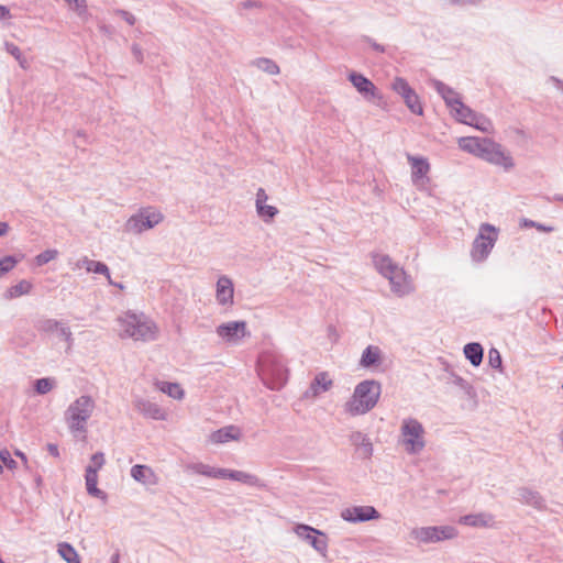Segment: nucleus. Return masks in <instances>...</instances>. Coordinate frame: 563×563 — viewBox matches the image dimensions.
I'll return each mask as SVG.
<instances>
[{
    "mask_svg": "<svg viewBox=\"0 0 563 563\" xmlns=\"http://www.w3.org/2000/svg\"><path fill=\"white\" fill-rule=\"evenodd\" d=\"M131 477L144 486L145 488H152L159 484L158 474L148 465L135 464L130 470Z\"/></svg>",
    "mask_w": 563,
    "mask_h": 563,
    "instance_id": "nucleus-21",
    "label": "nucleus"
},
{
    "mask_svg": "<svg viewBox=\"0 0 563 563\" xmlns=\"http://www.w3.org/2000/svg\"><path fill=\"white\" fill-rule=\"evenodd\" d=\"M407 159L411 167V181L418 190H427L430 183L428 176L430 172V164L427 158L415 155H407Z\"/></svg>",
    "mask_w": 563,
    "mask_h": 563,
    "instance_id": "nucleus-15",
    "label": "nucleus"
},
{
    "mask_svg": "<svg viewBox=\"0 0 563 563\" xmlns=\"http://www.w3.org/2000/svg\"><path fill=\"white\" fill-rule=\"evenodd\" d=\"M10 16L11 15L9 9L0 4V20H5L9 19Z\"/></svg>",
    "mask_w": 563,
    "mask_h": 563,
    "instance_id": "nucleus-54",
    "label": "nucleus"
},
{
    "mask_svg": "<svg viewBox=\"0 0 563 563\" xmlns=\"http://www.w3.org/2000/svg\"><path fill=\"white\" fill-rule=\"evenodd\" d=\"M459 522L473 528H494L495 517L489 512H478L462 516Z\"/></svg>",
    "mask_w": 563,
    "mask_h": 563,
    "instance_id": "nucleus-24",
    "label": "nucleus"
},
{
    "mask_svg": "<svg viewBox=\"0 0 563 563\" xmlns=\"http://www.w3.org/2000/svg\"><path fill=\"white\" fill-rule=\"evenodd\" d=\"M33 289L32 282L27 279H21L15 285H12L3 292L5 300H13L22 296L30 295Z\"/></svg>",
    "mask_w": 563,
    "mask_h": 563,
    "instance_id": "nucleus-31",
    "label": "nucleus"
},
{
    "mask_svg": "<svg viewBox=\"0 0 563 563\" xmlns=\"http://www.w3.org/2000/svg\"><path fill=\"white\" fill-rule=\"evenodd\" d=\"M364 42L371 47L373 48L374 51L378 52V53H384L385 52V47L378 43H376L374 40L369 38V37H365L364 38Z\"/></svg>",
    "mask_w": 563,
    "mask_h": 563,
    "instance_id": "nucleus-51",
    "label": "nucleus"
},
{
    "mask_svg": "<svg viewBox=\"0 0 563 563\" xmlns=\"http://www.w3.org/2000/svg\"><path fill=\"white\" fill-rule=\"evenodd\" d=\"M397 445L408 456L421 455L428 445V432L418 418L404 417L399 422Z\"/></svg>",
    "mask_w": 563,
    "mask_h": 563,
    "instance_id": "nucleus-2",
    "label": "nucleus"
},
{
    "mask_svg": "<svg viewBox=\"0 0 563 563\" xmlns=\"http://www.w3.org/2000/svg\"><path fill=\"white\" fill-rule=\"evenodd\" d=\"M234 283L228 275H220L214 286V298L218 306L224 309H231L234 301Z\"/></svg>",
    "mask_w": 563,
    "mask_h": 563,
    "instance_id": "nucleus-17",
    "label": "nucleus"
},
{
    "mask_svg": "<svg viewBox=\"0 0 563 563\" xmlns=\"http://www.w3.org/2000/svg\"><path fill=\"white\" fill-rule=\"evenodd\" d=\"M96 410V400L88 395H81L67 407L65 421L74 437L87 433V424Z\"/></svg>",
    "mask_w": 563,
    "mask_h": 563,
    "instance_id": "nucleus-5",
    "label": "nucleus"
},
{
    "mask_svg": "<svg viewBox=\"0 0 563 563\" xmlns=\"http://www.w3.org/2000/svg\"><path fill=\"white\" fill-rule=\"evenodd\" d=\"M214 334L222 345L239 346L251 336L245 320H229L219 323L214 328Z\"/></svg>",
    "mask_w": 563,
    "mask_h": 563,
    "instance_id": "nucleus-8",
    "label": "nucleus"
},
{
    "mask_svg": "<svg viewBox=\"0 0 563 563\" xmlns=\"http://www.w3.org/2000/svg\"><path fill=\"white\" fill-rule=\"evenodd\" d=\"M9 231V224L7 222H0V236H3Z\"/></svg>",
    "mask_w": 563,
    "mask_h": 563,
    "instance_id": "nucleus-55",
    "label": "nucleus"
},
{
    "mask_svg": "<svg viewBox=\"0 0 563 563\" xmlns=\"http://www.w3.org/2000/svg\"><path fill=\"white\" fill-rule=\"evenodd\" d=\"M15 455L21 459V461L23 462L24 466L27 467V457L26 455L21 452V451H15Z\"/></svg>",
    "mask_w": 563,
    "mask_h": 563,
    "instance_id": "nucleus-56",
    "label": "nucleus"
},
{
    "mask_svg": "<svg viewBox=\"0 0 563 563\" xmlns=\"http://www.w3.org/2000/svg\"><path fill=\"white\" fill-rule=\"evenodd\" d=\"M154 387L161 393L167 395L172 399L183 400L185 398V389L181 387L179 383L166 382V380H156L154 383Z\"/></svg>",
    "mask_w": 563,
    "mask_h": 563,
    "instance_id": "nucleus-30",
    "label": "nucleus"
},
{
    "mask_svg": "<svg viewBox=\"0 0 563 563\" xmlns=\"http://www.w3.org/2000/svg\"><path fill=\"white\" fill-rule=\"evenodd\" d=\"M488 364L496 369L501 371L503 368V361L501 356L498 350L490 349L488 352Z\"/></svg>",
    "mask_w": 563,
    "mask_h": 563,
    "instance_id": "nucleus-46",
    "label": "nucleus"
},
{
    "mask_svg": "<svg viewBox=\"0 0 563 563\" xmlns=\"http://www.w3.org/2000/svg\"><path fill=\"white\" fill-rule=\"evenodd\" d=\"M244 5L247 8H251V5H253V4L251 2H245Z\"/></svg>",
    "mask_w": 563,
    "mask_h": 563,
    "instance_id": "nucleus-64",
    "label": "nucleus"
},
{
    "mask_svg": "<svg viewBox=\"0 0 563 563\" xmlns=\"http://www.w3.org/2000/svg\"><path fill=\"white\" fill-rule=\"evenodd\" d=\"M132 54H133V56H134V58H135V59H137L139 62H141V60H142V58H143V53H142V49H141V47H140L139 45L134 44V45L132 46Z\"/></svg>",
    "mask_w": 563,
    "mask_h": 563,
    "instance_id": "nucleus-52",
    "label": "nucleus"
},
{
    "mask_svg": "<svg viewBox=\"0 0 563 563\" xmlns=\"http://www.w3.org/2000/svg\"><path fill=\"white\" fill-rule=\"evenodd\" d=\"M551 79H552V80H553V82L555 84L556 88L563 91V81H562V80L556 79L555 77H552Z\"/></svg>",
    "mask_w": 563,
    "mask_h": 563,
    "instance_id": "nucleus-58",
    "label": "nucleus"
},
{
    "mask_svg": "<svg viewBox=\"0 0 563 563\" xmlns=\"http://www.w3.org/2000/svg\"><path fill=\"white\" fill-rule=\"evenodd\" d=\"M5 49L11 54L18 62L19 66L23 69L30 67L27 59L22 55L20 48L12 43H5Z\"/></svg>",
    "mask_w": 563,
    "mask_h": 563,
    "instance_id": "nucleus-43",
    "label": "nucleus"
},
{
    "mask_svg": "<svg viewBox=\"0 0 563 563\" xmlns=\"http://www.w3.org/2000/svg\"><path fill=\"white\" fill-rule=\"evenodd\" d=\"M42 330L52 334H55L59 339L69 342L71 340V331L65 324L54 319H47L42 322Z\"/></svg>",
    "mask_w": 563,
    "mask_h": 563,
    "instance_id": "nucleus-29",
    "label": "nucleus"
},
{
    "mask_svg": "<svg viewBox=\"0 0 563 563\" xmlns=\"http://www.w3.org/2000/svg\"><path fill=\"white\" fill-rule=\"evenodd\" d=\"M463 353L473 366L481 365L484 350L479 343H467L463 349Z\"/></svg>",
    "mask_w": 563,
    "mask_h": 563,
    "instance_id": "nucleus-35",
    "label": "nucleus"
},
{
    "mask_svg": "<svg viewBox=\"0 0 563 563\" xmlns=\"http://www.w3.org/2000/svg\"><path fill=\"white\" fill-rule=\"evenodd\" d=\"M18 263H19V260H16L13 256H5V257L1 258L0 260V277L3 276L4 274L9 273L10 271H12Z\"/></svg>",
    "mask_w": 563,
    "mask_h": 563,
    "instance_id": "nucleus-45",
    "label": "nucleus"
},
{
    "mask_svg": "<svg viewBox=\"0 0 563 563\" xmlns=\"http://www.w3.org/2000/svg\"><path fill=\"white\" fill-rule=\"evenodd\" d=\"M536 229L541 232H551L553 229L551 227H545L543 224L537 223Z\"/></svg>",
    "mask_w": 563,
    "mask_h": 563,
    "instance_id": "nucleus-57",
    "label": "nucleus"
},
{
    "mask_svg": "<svg viewBox=\"0 0 563 563\" xmlns=\"http://www.w3.org/2000/svg\"><path fill=\"white\" fill-rule=\"evenodd\" d=\"M223 479H230L251 487L262 486L261 479L256 475L244 471L224 468Z\"/></svg>",
    "mask_w": 563,
    "mask_h": 563,
    "instance_id": "nucleus-28",
    "label": "nucleus"
},
{
    "mask_svg": "<svg viewBox=\"0 0 563 563\" xmlns=\"http://www.w3.org/2000/svg\"><path fill=\"white\" fill-rule=\"evenodd\" d=\"M111 285L117 287L120 290H124L125 289V286L123 284H121V283H115V282L112 280Z\"/></svg>",
    "mask_w": 563,
    "mask_h": 563,
    "instance_id": "nucleus-60",
    "label": "nucleus"
},
{
    "mask_svg": "<svg viewBox=\"0 0 563 563\" xmlns=\"http://www.w3.org/2000/svg\"><path fill=\"white\" fill-rule=\"evenodd\" d=\"M252 66L257 70H279L274 60L264 57L253 60Z\"/></svg>",
    "mask_w": 563,
    "mask_h": 563,
    "instance_id": "nucleus-44",
    "label": "nucleus"
},
{
    "mask_svg": "<svg viewBox=\"0 0 563 563\" xmlns=\"http://www.w3.org/2000/svg\"><path fill=\"white\" fill-rule=\"evenodd\" d=\"M349 80L365 100L378 104L382 99L380 92L369 79L361 73H350Z\"/></svg>",
    "mask_w": 563,
    "mask_h": 563,
    "instance_id": "nucleus-18",
    "label": "nucleus"
},
{
    "mask_svg": "<svg viewBox=\"0 0 563 563\" xmlns=\"http://www.w3.org/2000/svg\"><path fill=\"white\" fill-rule=\"evenodd\" d=\"M65 1L69 4L70 9L74 10L82 21L88 20L89 13H88L85 0H65Z\"/></svg>",
    "mask_w": 563,
    "mask_h": 563,
    "instance_id": "nucleus-41",
    "label": "nucleus"
},
{
    "mask_svg": "<svg viewBox=\"0 0 563 563\" xmlns=\"http://www.w3.org/2000/svg\"><path fill=\"white\" fill-rule=\"evenodd\" d=\"M536 224L537 223L534 221H531V220H523L522 221V225H525V227H533V228H536Z\"/></svg>",
    "mask_w": 563,
    "mask_h": 563,
    "instance_id": "nucleus-59",
    "label": "nucleus"
},
{
    "mask_svg": "<svg viewBox=\"0 0 563 563\" xmlns=\"http://www.w3.org/2000/svg\"><path fill=\"white\" fill-rule=\"evenodd\" d=\"M115 331L120 339L135 342H151L159 336L157 323L146 313L136 310H125L118 314Z\"/></svg>",
    "mask_w": 563,
    "mask_h": 563,
    "instance_id": "nucleus-1",
    "label": "nucleus"
},
{
    "mask_svg": "<svg viewBox=\"0 0 563 563\" xmlns=\"http://www.w3.org/2000/svg\"><path fill=\"white\" fill-rule=\"evenodd\" d=\"M58 256V251L54 249L45 250L44 252L40 253L34 257V263L36 266H43L54 260H56Z\"/></svg>",
    "mask_w": 563,
    "mask_h": 563,
    "instance_id": "nucleus-42",
    "label": "nucleus"
},
{
    "mask_svg": "<svg viewBox=\"0 0 563 563\" xmlns=\"http://www.w3.org/2000/svg\"><path fill=\"white\" fill-rule=\"evenodd\" d=\"M459 531L453 526H426L416 527L409 532V537L417 543H438L455 539Z\"/></svg>",
    "mask_w": 563,
    "mask_h": 563,
    "instance_id": "nucleus-9",
    "label": "nucleus"
},
{
    "mask_svg": "<svg viewBox=\"0 0 563 563\" xmlns=\"http://www.w3.org/2000/svg\"><path fill=\"white\" fill-rule=\"evenodd\" d=\"M56 386V380L54 378L45 377L35 380L34 388L35 391L40 395H45L53 390Z\"/></svg>",
    "mask_w": 563,
    "mask_h": 563,
    "instance_id": "nucleus-39",
    "label": "nucleus"
},
{
    "mask_svg": "<svg viewBox=\"0 0 563 563\" xmlns=\"http://www.w3.org/2000/svg\"><path fill=\"white\" fill-rule=\"evenodd\" d=\"M0 461L11 471H14L18 466L16 462L12 459L11 453L5 449L0 451Z\"/></svg>",
    "mask_w": 563,
    "mask_h": 563,
    "instance_id": "nucleus-47",
    "label": "nucleus"
},
{
    "mask_svg": "<svg viewBox=\"0 0 563 563\" xmlns=\"http://www.w3.org/2000/svg\"><path fill=\"white\" fill-rule=\"evenodd\" d=\"M383 351L377 345H368L362 353L360 366L363 368H377L383 363Z\"/></svg>",
    "mask_w": 563,
    "mask_h": 563,
    "instance_id": "nucleus-27",
    "label": "nucleus"
},
{
    "mask_svg": "<svg viewBox=\"0 0 563 563\" xmlns=\"http://www.w3.org/2000/svg\"><path fill=\"white\" fill-rule=\"evenodd\" d=\"M434 88L439 92V95L443 98L445 101L448 108L451 110L453 107H455L459 102H461L460 95L453 90L448 85L441 82V81H434Z\"/></svg>",
    "mask_w": 563,
    "mask_h": 563,
    "instance_id": "nucleus-33",
    "label": "nucleus"
},
{
    "mask_svg": "<svg viewBox=\"0 0 563 563\" xmlns=\"http://www.w3.org/2000/svg\"><path fill=\"white\" fill-rule=\"evenodd\" d=\"M47 451L55 457H58L59 456V450H58V446L54 443H48L47 444Z\"/></svg>",
    "mask_w": 563,
    "mask_h": 563,
    "instance_id": "nucleus-53",
    "label": "nucleus"
},
{
    "mask_svg": "<svg viewBox=\"0 0 563 563\" xmlns=\"http://www.w3.org/2000/svg\"><path fill=\"white\" fill-rule=\"evenodd\" d=\"M349 440L362 457L368 459L373 454V443L369 437L362 431H353Z\"/></svg>",
    "mask_w": 563,
    "mask_h": 563,
    "instance_id": "nucleus-25",
    "label": "nucleus"
},
{
    "mask_svg": "<svg viewBox=\"0 0 563 563\" xmlns=\"http://www.w3.org/2000/svg\"><path fill=\"white\" fill-rule=\"evenodd\" d=\"M3 467H4V465L0 462V474L3 473Z\"/></svg>",
    "mask_w": 563,
    "mask_h": 563,
    "instance_id": "nucleus-62",
    "label": "nucleus"
},
{
    "mask_svg": "<svg viewBox=\"0 0 563 563\" xmlns=\"http://www.w3.org/2000/svg\"><path fill=\"white\" fill-rule=\"evenodd\" d=\"M243 433L238 426H225L208 435V441L212 444H225L229 442H239L242 440Z\"/></svg>",
    "mask_w": 563,
    "mask_h": 563,
    "instance_id": "nucleus-22",
    "label": "nucleus"
},
{
    "mask_svg": "<svg viewBox=\"0 0 563 563\" xmlns=\"http://www.w3.org/2000/svg\"><path fill=\"white\" fill-rule=\"evenodd\" d=\"M373 264L380 275L389 280L391 291L398 297L410 295L415 290L411 278L386 254H374Z\"/></svg>",
    "mask_w": 563,
    "mask_h": 563,
    "instance_id": "nucleus-4",
    "label": "nucleus"
},
{
    "mask_svg": "<svg viewBox=\"0 0 563 563\" xmlns=\"http://www.w3.org/2000/svg\"><path fill=\"white\" fill-rule=\"evenodd\" d=\"M98 474H93L92 471L85 472V484L87 493L95 498L106 500L107 494L100 488H98Z\"/></svg>",
    "mask_w": 563,
    "mask_h": 563,
    "instance_id": "nucleus-34",
    "label": "nucleus"
},
{
    "mask_svg": "<svg viewBox=\"0 0 563 563\" xmlns=\"http://www.w3.org/2000/svg\"><path fill=\"white\" fill-rule=\"evenodd\" d=\"M517 500L537 509H541L543 507V498L540 496V494L529 488L518 489Z\"/></svg>",
    "mask_w": 563,
    "mask_h": 563,
    "instance_id": "nucleus-32",
    "label": "nucleus"
},
{
    "mask_svg": "<svg viewBox=\"0 0 563 563\" xmlns=\"http://www.w3.org/2000/svg\"><path fill=\"white\" fill-rule=\"evenodd\" d=\"M87 273H92V274H97V275H102L107 278L108 283L109 284H112V278H111V274H110V269L109 267L100 262V261H95L92 260L88 269H87Z\"/></svg>",
    "mask_w": 563,
    "mask_h": 563,
    "instance_id": "nucleus-38",
    "label": "nucleus"
},
{
    "mask_svg": "<svg viewBox=\"0 0 563 563\" xmlns=\"http://www.w3.org/2000/svg\"><path fill=\"white\" fill-rule=\"evenodd\" d=\"M497 229L488 223L479 227V232L473 242L471 256L473 261L481 263L487 258L497 241Z\"/></svg>",
    "mask_w": 563,
    "mask_h": 563,
    "instance_id": "nucleus-10",
    "label": "nucleus"
},
{
    "mask_svg": "<svg viewBox=\"0 0 563 563\" xmlns=\"http://www.w3.org/2000/svg\"><path fill=\"white\" fill-rule=\"evenodd\" d=\"M382 393L380 384L374 379L360 382L352 395L344 401L342 409L347 417L364 416L378 402Z\"/></svg>",
    "mask_w": 563,
    "mask_h": 563,
    "instance_id": "nucleus-3",
    "label": "nucleus"
},
{
    "mask_svg": "<svg viewBox=\"0 0 563 563\" xmlns=\"http://www.w3.org/2000/svg\"><path fill=\"white\" fill-rule=\"evenodd\" d=\"M484 161L503 168L504 172H511L516 167V161L511 153L493 140L486 151Z\"/></svg>",
    "mask_w": 563,
    "mask_h": 563,
    "instance_id": "nucleus-13",
    "label": "nucleus"
},
{
    "mask_svg": "<svg viewBox=\"0 0 563 563\" xmlns=\"http://www.w3.org/2000/svg\"><path fill=\"white\" fill-rule=\"evenodd\" d=\"M111 563H120V561H119V555H118V554H115V555H113V556L111 558Z\"/></svg>",
    "mask_w": 563,
    "mask_h": 563,
    "instance_id": "nucleus-61",
    "label": "nucleus"
},
{
    "mask_svg": "<svg viewBox=\"0 0 563 563\" xmlns=\"http://www.w3.org/2000/svg\"><path fill=\"white\" fill-rule=\"evenodd\" d=\"M133 406L137 412L146 418L158 421H165L168 418V412L164 408L146 397H134Z\"/></svg>",
    "mask_w": 563,
    "mask_h": 563,
    "instance_id": "nucleus-19",
    "label": "nucleus"
},
{
    "mask_svg": "<svg viewBox=\"0 0 563 563\" xmlns=\"http://www.w3.org/2000/svg\"><path fill=\"white\" fill-rule=\"evenodd\" d=\"M294 533L300 540L307 542L312 549L322 556L328 553V538L321 530L314 529L311 526L297 523L292 528Z\"/></svg>",
    "mask_w": 563,
    "mask_h": 563,
    "instance_id": "nucleus-11",
    "label": "nucleus"
},
{
    "mask_svg": "<svg viewBox=\"0 0 563 563\" xmlns=\"http://www.w3.org/2000/svg\"><path fill=\"white\" fill-rule=\"evenodd\" d=\"M450 113L456 121L474 126L482 132H489L492 130V123L487 118L475 113L462 101L453 107L450 110Z\"/></svg>",
    "mask_w": 563,
    "mask_h": 563,
    "instance_id": "nucleus-12",
    "label": "nucleus"
},
{
    "mask_svg": "<svg viewBox=\"0 0 563 563\" xmlns=\"http://www.w3.org/2000/svg\"><path fill=\"white\" fill-rule=\"evenodd\" d=\"M258 372L264 384L273 390L283 388L288 380L287 363L279 354L263 355Z\"/></svg>",
    "mask_w": 563,
    "mask_h": 563,
    "instance_id": "nucleus-6",
    "label": "nucleus"
},
{
    "mask_svg": "<svg viewBox=\"0 0 563 563\" xmlns=\"http://www.w3.org/2000/svg\"><path fill=\"white\" fill-rule=\"evenodd\" d=\"M91 261L88 256H82L75 263V268H84L87 272Z\"/></svg>",
    "mask_w": 563,
    "mask_h": 563,
    "instance_id": "nucleus-50",
    "label": "nucleus"
},
{
    "mask_svg": "<svg viewBox=\"0 0 563 563\" xmlns=\"http://www.w3.org/2000/svg\"><path fill=\"white\" fill-rule=\"evenodd\" d=\"M163 212L156 207H143L133 213L124 224V231L133 235H140L154 229L164 221Z\"/></svg>",
    "mask_w": 563,
    "mask_h": 563,
    "instance_id": "nucleus-7",
    "label": "nucleus"
},
{
    "mask_svg": "<svg viewBox=\"0 0 563 563\" xmlns=\"http://www.w3.org/2000/svg\"><path fill=\"white\" fill-rule=\"evenodd\" d=\"M57 553L67 563H81L75 548L67 542H60L57 544Z\"/></svg>",
    "mask_w": 563,
    "mask_h": 563,
    "instance_id": "nucleus-36",
    "label": "nucleus"
},
{
    "mask_svg": "<svg viewBox=\"0 0 563 563\" xmlns=\"http://www.w3.org/2000/svg\"><path fill=\"white\" fill-rule=\"evenodd\" d=\"M379 517V512L373 506H353L341 511V518L352 523L375 520Z\"/></svg>",
    "mask_w": 563,
    "mask_h": 563,
    "instance_id": "nucleus-20",
    "label": "nucleus"
},
{
    "mask_svg": "<svg viewBox=\"0 0 563 563\" xmlns=\"http://www.w3.org/2000/svg\"><path fill=\"white\" fill-rule=\"evenodd\" d=\"M106 464V457L102 452H97L91 455L90 463L86 466L85 472L92 471L93 474H98V472Z\"/></svg>",
    "mask_w": 563,
    "mask_h": 563,
    "instance_id": "nucleus-40",
    "label": "nucleus"
},
{
    "mask_svg": "<svg viewBox=\"0 0 563 563\" xmlns=\"http://www.w3.org/2000/svg\"><path fill=\"white\" fill-rule=\"evenodd\" d=\"M114 13L123 19L129 25H134L136 22V18L125 10H115Z\"/></svg>",
    "mask_w": 563,
    "mask_h": 563,
    "instance_id": "nucleus-48",
    "label": "nucleus"
},
{
    "mask_svg": "<svg viewBox=\"0 0 563 563\" xmlns=\"http://www.w3.org/2000/svg\"><path fill=\"white\" fill-rule=\"evenodd\" d=\"M393 90L401 97L407 108L417 115L423 114V107L417 92L402 78H395Z\"/></svg>",
    "mask_w": 563,
    "mask_h": 563,
    "instance_id": "nucleus-16",
    "label": "nucleus"
},
{
    "mask_svg": "<svg viewBox=\"0 0 563 563\" xmlns=\"http://www.w3.org/2000/svg\"><path fill=\"white\" fill-rule=\"evenodd\" d=\"M560 439H561V442H562V445H563V428H562V432H561Z\"/></svg>",
    "mask_w": 563,
    "mask_h": 563,
    "instance_id": "nucleus-63",
    "label": "nucleus"
},
{
    "mask_svg": "<svg viewBox=\"0 0 563 563\" xmlns=\"http://www.w3.org/2000/svg\"><path fill=\"white\" fill-rule=\"evenodd\" d=\"M255 209L257 216L266 223H271L278 214V209L274 206L267 205V202L260 205Z\"/></svg>",
    "mask_w": 563,
    "mask_h": 563,
    "instance_id": "nucleus-37",
    "label": "nucleus"
},
{
    "mask_svg": "<svg viewBox=\"0 0 563 563\" xmlns=\"http://www.w3.org/2000/svg\"><path fill=\"white\" fill-rule=\"evenodd\" d=\"M268 196L263 188H258L255 195V208L267 202Z\"/></svg>",
    "mask_w": 563,
    "mask_h": 563,
    "instance_id": "nucleus-49",
    "label": "nucleus"
},
{
    "mask_svg": "<svg viewBox=\"0 0 563 563\" xmlns=\"http://www.w3.org/2000/svg\"><path fill=\"white\" fill-rule=\"evenodd\" d=\"M186 471L190 474H197L214 479H223L224 468L216 467L202 462L190 463L186 466Z\"/></svg>",
    "mask_w": 563,
    "mask_h": 563,
    "instance_id": "nucleus-26",
    "label": "nucleus"
},
{
    "mask_svg": "<svg viewBox=\"0 0 563 563\" xmlns=\"http://www.w3.org/2000/svg\"><path fill=\"white\" fill-rule=\"evenodd\" d=\"M490 142V139H479L471 136L460 137L457 141L460 148L482 159H484Z\"/></svg>",
    "mask_w": 563,
    "mask_h": 563,
    "instance_id": "nucleus-23",
    "label": "nucleus"
},
{
    "mask_svg": "<svg viewBox=\"0 0 563 563\" xmlns=\"http://www.w3.org/2000/svg\"><path fill=\"white\" fill-rule=\"evenodd\" d=\"M333 386L334 380L329 372H318L303 391L302 398L309 401H316L322 394L330 391Z\"/></svg>",
    "mask_w": 563,
    "mask_h": 563,
    "instance_id": "nucleus-14",
    "label": "nucleus"
}]
</instances>
